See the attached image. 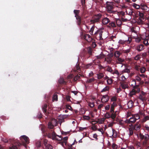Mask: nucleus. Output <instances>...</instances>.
<instances>
[{
	"label": "nucleus",
	"mask_w": 149,
	"mask_h": 149,
	"mask_svg": "<svg viewBox=\"0 0 149 149\" xmlns=\"http://www.w3.org/2000/svg\"><path fill=\"white\" fill-rule=\"evenodd\" d=\"M133 6L137 9L140 8L142 10L146 11L148 10V8L146 5V4L145 3H141L140 5H137L136 3H134Z\"/></svg>",
	"instance_id": "3"
},
{
	"label": "nucleus",
	"mask_w": 149,
	"mask_h": 149,
	"mask_svg": "<svg viewBox=\"0 0 149 149\" xmlns=\"http://www.w3.org/2000/svg\"><path fill=\"white\" fill-rule=\"evenodd\" d=\"M133 117H134L135 119L136 120H137L139 119L140 118L138 114H135L134 116H133Z\"/></svg>",
	"instance_id": "57"
},
{
	"label": "nucleus",
	"mask_w": 149,
	"mask_h": 149,
	"mask_svg": "<svg viewBox=\"0 0 149 149\" xmlns=\"http://www.w3.org/2000/svg\"><path fill=\"white\" fill-rule=\"evenodd\" d=\"M97 77L98 79H100L102 78L104 76L103 74L102 73H100L97 74Z\"/></svg>",
	"instance_id": "39"
},
{
	"label": "nucleus",
	"mask_w": 149,
	"mask_h": 149,
	"mask_svg": "<svg viewBox=\"0 0 149 149\" xmlns=\"http://www.w3.org/2000/svg\"><path fill=\"white\" fill-rule=\"evenodd\" d=\"M111 113L109 112H107L105 114V117L106 118H111Z\"/></svg>",
	"instance_id": "35"
},
{
	"label": "nucleus",
	"mask_w": 149,
	"mask_h": 149,
	"mask_svg": "<svg viewBox=\"0 0 149 149\" xmlns=\"http://www.w3.org/2000/svg\"><path fill=\"white\" fill-rule=\"evenodd\" d=\"M110 22L109 19L107 17L103 18L102 20V22L103 24L105 25L109 23Z\"/></svg>",
	"instance_id": "14"
},
{
	"label": "nucleus",
	"mask_w": 149,
	"mask_h": 149,
	"mask_svg": "<svg viewBox=\"0 0 149 149\" xmlns=\"http://www.w3.org/2000/svg\"><path fill=\"white\" fill-rule=\"evenodd\" d=\"M134 80V82H135V85L133 87V89L135 90V89H137V91H140L139 89H138V86L136 85V80L135 79Z\"/></svg>",
	"instance_id": "56"
},
{
	"label": "nucleus",
	"mask_w": 149,
	"mask_h": 149,
	"mask_svg": "<svg viewBox=\"0 0 149 149\" xmlns=\"http://www.w3.org/2000/svg\"><path fill=\"white\" fill-rule=\"evenodd\" d=\"M47 104H45L42 107V109L43 112L45 113H47Z\"/></svg>",
	"instance_id": "25"
},
{
	"label": "nucleus",
	"mask_w": 149,
	"mask_h": 149,
	"mask_svg": "<svg viewBox=\"0 0 149 149\" xmlns=\"http://www.w3.org/2000/svg\"><path fill=\"white\" fill-rule=\"evenodd\" d=\"M88 105L91 108L93 107V102L92 101V102H88Z\"/></svg>",
	"instance_id": "58"
},
{
	"label": "nucleus",
	"mask_w": 149,
	"mask_h": 149,
	"mask_svg": "<svg viewBox=\"0 0 149 149\" xmlns=\"http://www.w3.org/2000/svg\"><path fill=\"white\" fill-rule=\"evenodd\" d=\"M136 121L135 119L133 117V116H132V117L130 118L129 119H127L125 121V122L127 124H132L134 123Z\"/></svg>",
	"instance_id": "10"
},
{
	"label": "nucleus",
	"mask_w": 149,
	"mask_h": 149,
	"mask_svg": "<svg viewBox=\"0 0 149 149\" xmlns=\"http://www.w3.org/2000/svg\"><path fill=\"white\" fill-rule=\"evenodd\" d=\"M144 46L143 44H141L137 46L136 49L138 51L140 52L144 49Z\"/></svg>",
	"instance_id": "17"
},
{
	"label": "nucleus",
	"mask_w": 149,
	"mask_h": 149,
	"mask_svg": "<svg viewBox=\"0 0 149 149\" xmlns=\"http://www.w3.org/2000/svg\"><path fill=\"white\" fill-rule=\"evenodd\" d=\"M10 149H17V148L16 146L12 145L10 147Z\"/></svg>",
	"instance_id": "63"
},
{
	"label": "nucleus",
	"mask_w": 149,
	"mask_h": 149,
	"mask_svg": "<svg viewBox=\"0 0 149 149\" xmlns=\"http://www.w3.org/2000/svg\"><path fill=\"white\" fill-rule=\"evenodd\" d=\"M104 55L103 54V53L102 52L99 55L95 56V57L98 59H102L104 57Z\"/></svg>",
	"instance_id": "27"
},
{
	"label": "nucleus",
	"mask_w": 149,
	"mask_h": 149,
	"mask_svg": "<svg viewBox=\"0 0 149 149\" xmlns=\"http://www.w3.org/2000/svg\"><path fill=\"white\" fill-rule=\"evenodd\" d=\"M76 68L77 70H78L77 71L79 72V71H80V68L79 64H77L76 65Z\"/></svg>",
	"instance_id": "61"
},
{
	"label": "nucleus",
	"mask_w": 149,
	"mask_h": 149,
	"mask_svg": "<svg viewBox=\"0 0 149 149\" xmlns=\"http://www.w3.org/2000/svg\"><path fill=\"white\" fill-rule=\"evenodd\" d=\"M68 136H66L63 138V142L62 144L65 143V145H66L67 143V140L68 139Z\"/></svg>",
	"instance_id": "30"
},
{
	"label": "nucleus",
	"mask_w": 149,
	"mask_h": 149,
	"mask_svg": "<svg viewBox=\"0 0 149 149\" xmlns=\"http://www.w3.org/2000/svg\"><path fill=\"white\" fill-rule=\"evenodd\" d=\"M52 100L53 101H56L58 100V95L56 94H54L53 96Z\"/></svg>",
	"instance_id": "43"
},
{
	"label": "nucleus",
	"mask_w": 149,
	"mask_h": 149,
	"mask_svg": "<svg viewBox=\"0 0 149 149\" xmlns=\"http://www.w3.org/2000/svg\"><path fill=\"white\" fill-rule=\"evenodd\" d=\"M139 137L140 141L143 142L144 145L146 144L149 139V135L148 134L143 135L140 133L139 134Z\"/></svg>",
	"instance_id": "2"
},
{
	"label": "nucleus",
	"mask_w": 149,
	"mask_h": 149,
	"mask_svg": "<svg viewBox=\"0 0 149 149\" xmlns=\"http://www.w3.org/2000/svg\"><path fill=\"white\" fill-rule=\"evenodd\" d=\"M129 130L130 132L129 134L130 136L132 135L133 134V131L134 130L133 128L132 127L130 128L129 129Z\"/></svg>",
	"instance_id": "42"
},
{
	"label": "nucleus",
	"mask_w": 149,
	"mask_h": 149,
	"mask_svg": "<svg viewBox=\"0 0 149 149\" xmlns=\"http://www.w3.org/2000/svg\"><path fill=\"white\" fill-rule=\"evenodd\" d=\"M102 16V15L100 13L94 15V24L95 22H99Z\"/></svg>",
	"instance_id": "7"
},
{
	"label": "nucleus",
	"mask_w": 149,
	"mask_h": 149,
	"mask_svg": "<svg viewBox=\"0 0 149 149\" xmlns=\"http://www.w3.org/2000/svg\"><path fill=\"white\" fill-rule=\"evenodd\" d=\"M94 34L95 35H98L100 37H101V32L100 31L97 30L95 32Z\"/></svg>",
	"instance_id": "45"
},
{
	"label": "nucleus",
	"mask_w": 149,
	"mask_h": 149,
	"mask_svg": "<svg viewBox=\"0 0 149 149\" xmlns=\"http://www.w3.org/2000/svg\"><path fill=\"white\" fill-rule=\"evenodd\" d=\"M111 113V118L112 119L113 121H114L116 116V113L115 112L114 113V112H112V113Z\"/></svg>",
	"instance_id": "31"
},
{
	"label": "nucleus",
	"mask_w": 149,
	"mask_h": 149,
	"mask_svg": "<svg viewBox=\"0 0 149 149\" xmlns=\"http://www.w3.org/2000/svg\"><path fill=\"white\" fill-rule=\"evenodd\" d=\"M96 126L95 125L94 123V131L97 130L98 131L101 132L102 134H103L104 133L103 129L102 128L98 129L96 127Z\"/></svg>",
	"instance_id": "24"
},
{
	"label": "nucleus",
	"mask_w": 149,
	"mask_h": 149,
	"mask_svg": "<svg viewBox=\"0 0 149 149\" xmlns=\"http://www.w3.org/2000/svg\"><path fill=\"white\" fill-rule=\"evenodd\" d=\"M142 95L140 94L139 95L138 98L139 99L141 100L142 101H144L146 100V98L144 96V95L145 94L144 93H142Z\"/></svg>",
	"instance_id": "18"
},
{
	"label": "nucleus",
	"mask_w": 149,
	"mask_h": 149,
	"mask_svg": "<svg viewBox=\"0 0 149 149\" xmlns=\"http://www.w3.org/2000/svg\"><path fill=\"white\" fill-rule=\"evenodd\" d=\"M133 38L135 39V41L136 42H139L141 40L140 37H138L137 36H134Z\"/></svg>",
	"instance_id": "37"
},
{
	"label": "nucleus",
	"mask_w": 149,
	"mask_h": 149,
	"mask_svg": "<svg viewBox=\"0 0 149 149\" xmlns=\"http://www.w3.org/2000/svg\"><path fill=\"white\" fill-rule=\"evenodd\" d=\"M58 83L61 84H66L67 83V82L65 81L64 79L63 78H60L58 80Z\"/></svg>",
	"instance_id": "19"
},
{
	"label": "nucleus",
	"mask_w": 149,
	"mask_h": 149,
	"mask_svg": "<svg viewBox=\"0 0 149 149\" xmlns=\"http://www.w3.org/2000/svg\"><path fill=\"white\" fill-rule=\"evenodd\" d=\"M92 85V86L93 85V77L92 78H88L87 80V83L86 85L87 86L90 87V85Z\"/></svg>",
	"instance_id": "13"
},
{
	"label": "nucleus",
	"mask_w": 149,
	"mask_h": 149,
	"mask_svg": "<svg viewBox=\"0 0 149 149\" xmlns=\"http://www.w3.org/2000/svg\"><path fill=\"white\" fill-rule=\"evenodd\" d=\"M36 145L38 148H39L41 146L40 141L37 142L36 143Z\"/></svg>",
	"instance_id": "49"
},
{
	"label": "nucleus",
	"mask_w": 149,
	"mask_h": 149,
	"mask_svg": "<svg viewBox=\"0 0 149 149\" xmlns=\"http://www.w3.org/2000/svg\"><path fill=\"white\" fill-rule=\"evenodd\" d=\"M132 39L129 37L128 38V39L126 40H120L119 41V43L122 44H125L126 45L129 44L132 41Z\"/></svg>",
	"instance_id": "8"
},
{
	"label": "nucleus",
	"mask_w": 149,
	"mask_h": 149,
	"mask_svg": "<svg viewBox=\"0 0 149 149\" xmlns=\"http://www.w3.org/2000/svg\"><path fill=\"white\" fill-rule=\"evenodd\" d=\"M143 129L144 130L149 132V126L148 125H145L143 126Z\"/></svg>",
	"instance_id": "33"
},
{
	"label": "nucleus",
	"mask_w": 149,
	"mask_h": 149,
	"mask_svg": "<svg viewBox=\"0 0 149 149\" xmlns=\"http://www.w3.org/2000/svg\"><path fill=\"white\" fill-rule=\"evenodd\" d=\"M85 68L87 69L91 68L93 67L92 63H90L85 65L84 66Z\"/></svg>",
	"instance_id": "26"
},
{
	"label": "nucleus",
	"mask_w": 149,
	"mask_h": 149,
	"mask_svg": "<svg viewBox=\"0 0 149 149\" xmlns=\"http://www.w3.org/2000/svg\"><path fill=\"white\" fill-rule=\"evenodd\" d=\"M130 72V70L127 68H126L125 69L122 71V74H123L124 73H129Z\"/></svg>",
	"instance_id": "34"
},
{
	"label": "nucleus",
	"mask_w": 149,
	"mask_h": 149,
	"mask_svg": "<svg viewBox=\"0 0 149 149\" xmlns=\"http://www.w3.org/2000/svg\"><path fill=\"white\" fill-rule=\"evenodd\" d=\"M124 61V60L123 59H122L121 58L118 57L117 58L116 60V63L117 64H122Z\"/></svg>",
	"instance_id": "23"
},
{
	"label": "nucleus",
	"mask_w": 149,
	"mask_h": 149,
	"mask_svg": "<svg viewBox=\"0 0 149 149\" xmlns=\"http://www.w3.org/2000/svg\"><path fill=\"white\" fill-rule=\"evenodd\" d=\"M127 2L125 3H121L120 4V6L121 7H122L123 8H127L128 7V6L126 5L127 3H128V2H130V1H127Z\"/></svg>",
	"instance_id": "22"
},
{
	"label": "nucleus",
	"mask_w": 149,
	"mask_h": 149,
	"mask_svg": "<svg viewBox=\"0 0 149 149\" xmlns=\"http://www.w3.org/2000/svg\"><path fill=\"white\" fill-rule=\"evenodd\" d=\"M114 107L113 106L111 105V109H110V113L114 112Z\"/></svg>",
	"instance_id": "62"
},
{
	"label": "nucleus",
	"mask_w": 149,
	"mask_h": 149,
	"mask_svg": "<svg viewBox=\"0 0 149 149\" xmlns=\"http://www.w3.org/2000/svg\"><path fill=\"white\" fill-rule=\"evenodd\" d=\"M80 11L79 10H74V13L75 14V17L77 20V24L79 25H80L81 23V18L78 15Z\"/></svg>",
	"instance_id": "5"
},
{
	"label": "nucleus",
	"mask_w": 149,
	"mask_h": 149,
	"mask_svg": "<svg viewBox=\"0 0 149 149\" xmlns=\"http://www.w3.org/2000/svg\"><path fill=\"white\" fill-rule=\"evenodd\" d=\"M106 70L107 71L111 73L113 72V70L109 66H108L106 67Z\"/></svg>",
	"instance_id": "36"
},
{
	"label": "nucleus",
	"mask_w": 149,
	"mask_h": 149,
	"mask_svg": "<svg viewBox=\"0 0 149 149\" xmlns=\"http://www.w3.org/2000/svg\"><path fill=\"white\" fill-rule=\"evenodd\" d=\"M141 58V57L140 56V55L138 54L135 57L134 59L135 60H139Z\"/></svg>",
	"instance_id": "60"
},
{
	"label": "nucleus",
	"mask_w": 149,
	"mask_h": 149,
	"mask_svg": "<svg viewBox=\"0 0 149 149\" xmlns=\"http://www.w3.org/2000/svg\"><path fill=\"white\" fill-rule=\"evenodd\" d=\"M108 78L107 80V82L108 84L110 85L112 83V79Z\"/></svg>",
	"instance_id": "53"
},
{
	"label": "nucleus",
	"mask_w": 149,
	"mask_h": 149,
	"mask_svg": "<svg viewBox=\"0 0 149 149\" xmlns=\"http://www.w3.org/2000/svg\"><path fill=\"white\" fill-rule=\"evenodd\" d=\"M116 25L120 26L122 24V22L120 19H116Z\"/></svg>",
	"instance_id": "32"
},
{
	"label": "nucleus",
	"mask_w": 149,
	"mask_h": 149,
	"mask_svg": "<svg viewBox=\"0 0 149 149\" xmlns=\"http://www.w3.org/2000/svg\"><path fill=\"white\" fill-rule=\"evenodd\" d=\"M116 26V23L113 21L110 22L109 24L107 25L108 27L109 28H115Z\"/></svg>",
	"instance_id": "16"
},
{
	"label": "nucleus",
	"mask_w": 149,
	"mask_h": 149,
	"mask_svg": "<svg viewBox=\"0 0 149 149\" xmlns=\"http://www.w3.org/2000/svg\"><path fill=\"white\" fill-rule=\"evenodd\" d=\"M57 136H59V135H57L54 131H53L52 133V139L53 140H56Z\"/></svg>",
	"instance_id": "20"
},
{
	"label": "nucleus",
	"mask_w": 149,
	"mask_h": 149,
	"mask_svg": "<svg viewBox=\"0 0 149 149\" xmlns=\"http://www.w3.org/2000/svg\"><path fill=\"white\" fill-rule=\"evenodd\" d=\"M148 120H149V116H146L143 119V122H145Z\"/></svg>",
	"instance_id": "46"
},
{
	"label": "nucleus",
	"mask_w": 149,
	"mask_h": 149,
	"mask_svg": "<svg viewBox=\"0 0 149 149\" xmlns=\"http://www.w3.org/2000/svg\"><path fill=\"white\" fill-rule=\"evenodd\" d=\"M137 93V91L134 89H133L129 93V95L131 97H133V95H135Z\"/></svg>",
	"instance_id": "21"
},
{
	"label": "nucleus",
	"mask_w": 149,
	"mask_h": 149,
	"mask_svg": "<svg viewBox=\"0 0 149 149\" xmlns=\"http://www.w3.org/2000/svg\"><path fill=\"white\" fill-rule=\"evenodd\" d=\"M109 89V86H107L102 90L101 92H106L107 91H108Z\"/></svg>",
	"instance_id": "48"
},
{
	"label": "nucleus",
	"mask_w": 149,
	"mask_h": 149,
	"mask_svg": "<svg viewBox=\"0 0 149 149\" xmlns=\"http://www.w3.org/2000/svg\"><path fill=\"white\" fill-rule=\"evenodd\" d=\"M146 71V68L144 67H141L140 70L141 72L142 73H145Z\"/></svg>",
	"instance_id": "41"
},
{
	"label": "nucleus",
	"mask_w": 149,
	"mask_h": 149,
	"mask_svg": "<svg viewBox=\"0 0 149 149\" xmlns=\"http://www.w3.org/2000/svg\"><path fill=\"white\" fill-rule=\"evenodd\" d=\"M141 68V67H140V66L137 65H136L134 66V68L137 71H140Z\"/></svg>",
	"instance_id": "51"
},
{
	"label": "nucleus",
	"mask_w": 149,
	"mask_h": 149,
	"mask_svg": "<svg viewBox=\"0 0 149 149\" xmlns=\"http://www.w3.org/2000/svg\"><path fill=\"white\" fill-rule=\"evenodd\" d=\"M48 128L50 129H52L54 127V126L52 125L51 122H49L48 124Z\"/></svg>",
	"instance_id": "40"
},
{
	"label": "nucleus",
	"mask_w": 149,
	"mask_h": 149,
	"mask_svg": "<svg viewBox=\"0 0 149 149\" xmlns=\"http://www.w3.org/2000/svg\"><path fill=\"white\" fill-rule=\"evenodd\" d=\"M131 31L132 32V33H135L136 36H137V32L135 30L134 28V27H132L131 29Z\"/></svg>",
	"instance_id": "54"
},
{
	"label": "nucleus",
	"mask_w": 149,
	"mask_h": 149,
	"mask_svg": "<svg viewBox=\"0 0 149 149\" xmlns=\"http://www.w3.org/2000/svg\"><path fill=\"white\" fill-rule=\"evenodd\" d=\"M134 103L132 100H130L127 103V105L129 108L132 107Z\"/></svg>",
	"instance_id": "28"
},
{
	"label": "nucleus",
	"mask_w": 149,
	"mask_h": 149,
	"mask_svg": "<svg viewBox=\"0 0 149 149\" xmlns=\"http://www.w3.org/2000/svg\"><path fill=\"white\" fill-rule=\"evenodd\" d=\"M46 134L47 137L49 138H52V134L47 132L46 133Z\"/></svg>",
	"instance_id": "64"
},
{
	"label": "nucleus",
	"mask_w": 149,
	"mask_h": 149,
	"mask_svg": "<svg viewBox=\"0 0 149 149\" xmlns=\"http://www.w3.org/2000/svg\"><path fill=\"white\" fill-rule=\"evenodd\" d=\"M81 4L83 6V12L82 13V15L83 16L85 15L87 13V11L86 8L85 6H84L85 4V1H81Z\"/></svg>",
	"instance_id": "11"
},
{
	"label": "nucleus",
	"mask_w": 149,
	"mask_h": 149,
	"mask_svg": "<svg viewBox=\"0 0 149 149\" xmlns=\"http://www.w3.org/2000/svg\"><path fill=\"white\" fill-rule=\"evenodd\" d=\"M66 108L67 109H68L72 111V107L69 104H67L66 105Z\"/></svg>",
	"instance_id": "47"
},
{
	"label": "nucleus",
	"mask_w": 149,
	"mask_h": 149,
	"mask_svg": "<svg viewBox=\"0 0 149 149\" xmlns=\"http://www.w3.org/2000/svg\"><path fill=\"white\" fill-rule=\"evenodd\" d=\"M112 74H116L118 76H119L122 73L120 74L119 72H118V70H116L114 71V72H112Z\"/></svg>",
	"instance_id": "44"
},
{
	"label": "nucleus",
	"mask_w": 149,
	"mask_h": 149,
	"mask_svg": "<svg viewBox=\"0 0 149 149\" xmlns=\"http://www.w3.org/2000/svg\"><path fill=\"white\" fill-rule=\"evenodd\" d=\"M20 139L23 143L24 146H26V144L29 143V137L25 135H23L20 136Z\"/></svg>",
	"instance_id": "4"
},
{
	"label": "nucleus",
	"mask_w": 149,
	"mask_h": 149,
	"mask_svg": "<svg viewBox=\"0 0 149 149\" xmlns=\"http://www.w3.org/2000/svg\"><path fill=\"white\" fill-rule=\"evenodd\" d=\"M88 53L90 55H91L92 54L93 49L91 47H88L87 49Z\"/></svg>",
	"instance_id": "29"
},
{
	"label": "nucleus",
	"mask_w": 149,
	"mask_h": 149,
	"mask_svg": "<svg viewBox=\"0 0 149 149\" xmlns=\"http://www.w3.org/2000/svg\"><path fill=\"white\" fill-rule=\"evenodd\" d=\"M135 79L138 81H140L141 80V79L139 75H137L135 77Z\"/></svg>",
	"instance_id": "59"
},
{
	"label": "nucleus",
	"mask_w": 149,
	"mask_h": 149,
	"mask_svg": "<svg viewBox=\"0 0 149 149\" xmlns=\"http://www.w3.org/2000/svg\"><path fill=\"white\" fill-rule=\"evenodd\" d=\"M120 53L119 51H116L115 52L114 55L116 58H117L119 57Z\"/></svg>",
	"instance_id": "38"
},
{
	"label": "nucleus",
	"mask_w": 149,
	"mask_h": 149,
	"mask_svg": "<svg viewBox=\"0 0 149 149\" xmlns=\"http://www.w3.org/2000/svg\"><path fill=\"white\" fill-rule=\"evenodd\" d=\"M83 38L86 40L88 42H92V46H93V38H92L91 36L88 34H86L84 35L83 36Z\"/></svg>",
	"instance_id": "6"
},
{
	"label": "nucleus",
	"mask_w": 149,
	"mask_h": 149,
	"mask_svg": "<svg viewBox=\"0 0 149 149\" xmlns=\"http://www.w3.org/2000/svg\"><path fill=\"white\" fill-rule=\"evenodd\" d=\"M109 100V97L107 95H103L101 99L102 103H104L107 102Z\"/></svg>",
	"instance_id": "12"
},
{
	"label": "nucleus",
	"mask_w": 149,
	"mask_h": 149,
	"mask_svg": "<svg viewBox=\"0 0 149 149\" xmlns=\"http://www.w3.org/2000/svg\"><path fill=\"white\" fill-rule=\"evenodd\" d=\"M117 100V97L116 96H113L111 99V101L112 102H115Z\"/></svg>",
	"instance_id": "52"
},
{
	"label": "nucleus",
	"mask_w": 149,
	"mask_h": 149,
	"mask_svg": "<svg viewBox=\"0 0 149 149\" xmlns=\"http://www.w3.org/2000/svg\"><path fill=\"white\" fill-rule=\"evenodd\" d=\"M120 86L123 89L126 88H128L129 87L128 85L125 82H122L120 84Z\"/></svg>",
	"instance_id": "15"
},
{
	"label": "nucleus",
	"mask_w": 149,
	"mask_h": 149,
	"mask_svg": "<svg viewBox=\"0 0 149 149\" xmlns=\"http://www.w3.org/2000/svg\"><path fill=\"white\" fill-rule=\"evenodd\" d=\"M46 148L47 149H53V147L50 144H48L45 146Z\"/></svg>",
	"instance_id": "55"
},
{
	"label": "nucleus",
	"mask_w": 149,
	"mask_h": 149,
	"mask_svg": "<svg viewBox=\"0 0 149 149\" xmlns=\"http://www.w3.org/2000/svg\"><path fill=\"white\" fill-rule=\"evenodd\" d=\"M141 125L139 123L137 122L134 126H132L134 130L136 131H140L141 128Z\"/></svg>",
	"instance_id": "9"
},
{
	"label": "nucleus",
	"mask_w": 149,
	"mask_h": 149,
	"mask_svg": "<svg viewBox=\"0 0 149 149\" xmlns=\"http://www.w3.org/2000/svg\"><path fill=\"white\" fill-rule=\"evenodd\" d=\"M114 2L107 1L106 2V8L108 12L110 13H113L114 11L113 10L116 4L120 3V1H113Z\"/></svg>",
	"instance_id": "1"
},
{
	"label": "nucleus",
	"mask_w": 149,
	"mask_h": 149,
	"mask_svg": "<svg viewBox=\"0 0 149 149\" xmlns=\"http://www.w3.org/2000/svg\"><path fill=\"white\" fill-rule=\"evenodd\" d=\"M112 135H114V137H116L117 135V132L114 129H112Z\"/></svg>",
	"instance_id": "50"
}]
</instances>
